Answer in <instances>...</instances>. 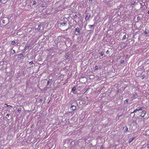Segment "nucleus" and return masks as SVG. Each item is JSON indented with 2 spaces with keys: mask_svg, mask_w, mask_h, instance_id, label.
Returning a JSON list of instances; mask_svg holds the SVG:
<instances>
[{
  "mask_svg": "<svg viewBox=\"0 0 149 149\" xmlns=\"http://www.w3.org/2000/svg\"><path fill=\"white\" fill-rule=\"evenodd\" d=\"M67 19H66V20H62L61 22H60V24L62 26H66L67 25Z\"/></svg>",
  "mask_w": 149,
  "mask_h": 149,
  "instance_id": "nucleus-1",
  "label": "nucleus"
},
{
  "mask_svg": "<svg viewBox=\"0 0 149 149\" xmlns=\"http://www.w3.org/2000/svg\"><path fill=\"white\" fill-rule=\"evenodd\" d=\"M75 33L76 36L79 35L80 34V29L79 27H77L75 29Z\"/></svg>",
  "mask_w": 149,
  "mask_h": 149,
  "instance_id": "nucleus-2",
  "label": "nucleus"
},
{
  "mask_svg": "<svg viewBox=\"0 0 149 149\" xmlns=\"http://www.w3.org/2000/svg\"><path fill=\"white\" fill-rule=\"evenodd\" d=\"M142 107H138L136 109H135L133 112H131V113H136L137 111H141L142 110Z\"/></svg>",
  "mask_w": 149,
  "mask_h": 149,
  "instance_id": "nucleus-3",
  "label": "nucleus"
},
{
  "mask_svg": "<svg viewBox=\"0 0 149 149\" xmlns=\"http://www.w3.org/2000/svg\"><path fill=\"white\" fill-rule=\"evenodd\" d=\"M70 108L72 110H75L76 109V106L72 105V104H71Z\"/></svg>",
  "mask_w": 149,
  "mask_h": 149,
  "instance_id": "nucleus-4",
  "label": "nucleus"
},
{
  "mask_svg": "<svg viewBox=\"0 0 149 149\" xmlns=\"http://www.w3.org/2000/svg\"><path fill=\"white\" fill-rule=\"evenodd\" d=\"M141 113L140 116L142 117H143L146 113V111L143 110L141 112Z\"/></svg>",
  "mask_w": 149,
  "mask_h": 149,
  "instance_id": "nucleus-5",
  "label": "nucleus"
},
{
  "mask_svg": "<svg viewBox=\"0 0 149 149\" xmlns=\"http://www.w3.org/2000/svg\"><path fill=\"white\" fill-rule=\"evenodd\" d=\"M88 26H89V28L91 29L90 31H92V29H93L94 27H95V24H93L92 25H89Z\"/></svg>",
  "mask_w": 149,
  "mask_h": 149,
  "instance_id": "nucleus-6",
  "label": "nucleus"
},
{
  "mask_svg": "<svg viewBox=\"0 0 149 149\" xmlns=\"http://www.w3.org/2000/svg\"><path fill=\"white\" fill-rule=\"evenodd\" d=\"M8 21V19L7 18H5L4 19H3L2 21V22L3 24H7Z\"/></svg>",
  "mask_w": 149,
  "mask_h": 149,
  "instance_id": "nucleus-7",
  "label": "nucleus"
},
{
  "mask_svg": "<svg viewBox=\"0 0 149 149\" xmlns=\"http://www.w3.org/2000/svg\"><path fill=\"white\" fill-rule=\"evenodd\" d=\"M91 17V14L89 13H88L85 18V20H87L89 19Z\"/></svg>",
  "mask_w": 149,
  "mask_h": 149,
  "instance_id": "nucleus-8",
  "label": "nucleus"
},
{
  "mask_svg": "<svg viewBox=\"0 0 149 149\" xmlns=\"http://www.w3.org/2000/svg\"><path fill=\"white\" fill-rule=\"evenodd\" d=\"M30 47V44H26L25 47V49H28Z\"/></svg>",
  "mask_w": 149,
  "mask_h": 149,
  "instance_id": "nucleus-9",
  "label": "nucleus"
},
{
  "mask_svg": "<svg viewBox=\"0 0 149 149\" xmlns=\"http://www.w3.org/2000/svg\"><path fill=\"white\" fill-rule=\"evenodd\" d=\"M123 129L125 132H126L128 130V128L126 126H125L123 128Z\"/></svg>",
  "mask_w": 149,
  "mask_h": 149,
  "instance_id": "nucleus-10",
  "label": "nucleus"
},
{
  "mask_svg": "<svg viewBox=\"0 0 149 149\" xmlns=\"http://www.w3.org/2000/svg\"><path fill=\"white\" fill-rule=\"evenodd\" d=\"M135 138V137H133L131 139H129V143H130L131 142H132V141Z\"/></svg>",
  "mask_w": 149,
  "mask_h": 149,
  "instance_id": "nucleus-11",
  "label": "nucleus"
},
{
  "mask_svg": "<svg viewBox=\"0 0 149 149\" xmlns=\"http://www.w3.org/2000/svg\"><path fill=\"white\" fill-rule=\"evenodd\" d=\"M17 43V42H16L14 41H13L11 42V44H12V45H14L16 44Z\"/></svg>",
  "mask_w": 149,
  "mask_h": 149,
  "instance_id": "nucleus-12",
  "label": "nucleus"
},
{
  "mask_svg": "<svg viewBox=\"0 0 149 149\" xmlns=\"http://www.w3.org/2000/svg\"><path fill=\"white\" fill-rule=\"evenodd\" d=\"M23 56V55L22 54H20L18 55V57L19 58H21Z\"/></svg>",
  "mask_w": 149,
  "mask_h": 149,
  "instance_id": "nucleus-13",
  "label": "nucleus"
},
{
  "mask_svg": "<svg viewBox=\"0 0 149 149\" xmlns=\"http://www.w3.org/2000/svg\"><path fill=\"white\" fill-rule=\"evenodd\" d=\"M10 114L9 113H8L6 114V119H7L8 120H9L8 118H9V116Z\"/></svg>",
  "mask_w": 149,
  "mask_h": 149,
  "instance_id": "nucleus-14",
  "label": "nucleus"
},
{
  "mask_svg": "<svg viewBox=\"0 0 149 149\" xmlns=\"http://www.w3.org/2000/svg\"><path fill=\"white\" fill-rule=\"evenodd\" d=\"M76 87H74L72 88V91L74 92L76 90Z\"/></svg>",
  "mask_w": 149,
  "mask_h": 149,
  "instance_id": "nucleus-15",
  "label": "nucleus"
},
{
  "mask_svg": "<svg viewBox=\"0 0 149 149\" xmlns=\"http://www.w3.org/2000/svg\"><path fill=\"white\" fill-rule=\"evenodd\" d=\"M128 101H129V99H127L126 100H125L124 101V103L125 104L126 103H127L128 102Z\"/></svg>",
  "mask_w": 149,
  "mask_h": 149,
  "instance_id": "nucleus-16",
  "label": "nucleus"
},
{
  "mask_svg": "<svg viewBox=\"0 0 149 149\" xmlns=\"http://www.w3.org/2000/svg\"><path fill=\"white\" fill-rule=\"evenodd\" d=\"M41 28V25H39L38 27L37 28V29L38 30H39Z\"/></svg>",
  "mask_w": 149,
  "mask_h": 149,
  "instance_id": "nucleus-17",
  "label": "nucleus"
},
{
  "mask_svg": "<svg viewBox=\"0 0 149 149\" xmlns=\"http://www.w3.org/2000/svg\"><path fill=\"white\" fill-rule=\"evenodd\" d=\"M100 54L101 56H102L104 55V53L103 52H100Z\"/></svg>",
  "mask_w": 149,
  "mask_h": 149,
  "instance_id": "nucleus-18",
  "label": "nucleus"
},
{
  "mask_svg": "<svg viewBox=\"0 0 149 149\" xmlns=\"http://www.w3.org/2000/svg\"><path fill=\"white\" fill-rule=\"evenodd\" d=\"M141 19V17L140 16H138L137 17V19L138 20H140Z\"/></svg>",
  "mask_w": 149,
  "mask_h": 149,
  "instance_id": "nucleus-19",
  "label": "nucleus"
},
{
  "mask_svg": "<svg viewBox=\"0 0 149 149\" xmlns=\"http://www.w3.org/2000/svg\"><path fill=\"white\" fill-rule=\"evenodd\" d=\"M5 105H6L7 107H12L10 105H7V104H5Z\"/></svg>",
  "mask_w": 149,
  "mask_h": 149,
  "instance_id": "nucleus-20",
  "label": "nucleus"
},
{
  "mask_svg": "<svg viewBox=\"0 0 149 149\" xmlns=\"http://www.w3.org/2000/svg\"><path fill=\"white\" fill-rule=\"evenodd\" d=\"M126 38V35H124L123 38V39H125Z\"/></svg>",
  "mask_w": 149,
  "mask_h": 149,
  "instance_id": "nucleus-21",
  "label": "nucleus"
},
{
  "mask_svg": "<svg viewBox=\"0 0 149 149\" xmlns=\"http://www.w3.org/2000/svg\"><path fill=\"white\" fill-rule=\"evenodd\" d=\"M41 6L42 7H44L45 6V4H42Z\"/></svg>",
  "mask_w": 149,
  "mask_h": 149,
  "instance_id": "nucleus-22",
  "label": "nucleus"
},
{
  "mask_svg": "<svg viewBox=\"0 0 149 149\" xmlns=\"http://www.w3.org/2000/svg\"><path fill=\"white\" fill-rule=\"evenodd\" d=\"M33 64V61H32L30 62L29 63V64L30 65H31L32 64Z\"/></svg>",
  "mask_w": 149,
  "mask_h": 149,
  "instance_id": "nucleus-23",
  "label": "nucleus"
},
{
  "mask_svg": "<svg viewBox=\"0 0 149 149\" xmlns=\"http://www.w3.org/2000/svg\"><path fill=\"white\" fill-rule=\"evenodd\" d=\"M36 4V1H33V5H35Z\"/></svg>",
  "mask_w": 149,
  "mask_h": 149,
  "instance_id": "nucleus-24",
  "label": "nucleus"
},
{
  "mask_svg": "<svg viewBox=\"0 0 149 149\" xmlns=\"http://www.w3.org/2000/svg\"><path fill=\"white\" fill-rule=\"evenodd\" d=\"M77 16L76 15H75L74 16V18H75V19L77 18Z\"/></svg>",
  "mask_w": 149,
  "mask_h": 149,
  "instance_id": "nucleus-25",
  "label": "nucleus"
},
{
  "mask_svg": "<svg viewBox=\"0 0 149 149\" xmlns=\"http://www.w3.org/2000/svg\"><path fill=\"white\" fill-rule=\"evenodd\" d=\"M109 52H110V51H109V50H107V51H106V53H107V54H109Z\"/></svg>",
  "mask_w": 149,
  "mask_h": 149,
  "instance_id": "nucleus-26",
  "label": "nucleus"
},
{
  "mask_svg": "<svg viewBox=\"0 0 149 149\" xmlns=\"http://www.w3.org/2000/svg\"><path fill=\"white\" fill-rule=\"evenodd\" d=\"M50 82V81H49V80L47 81V86H48V85L49 84V83Z\"/></svg>",
  "mask_w": 149,
  "mask_h": 149,
  "instance_id": "nucleus-27",
  "label": "nucleus"
},
{
  "mask_svg": "<svg viewBox=\"0 0 149 149\" xmlns=\"http://www.w3.org/2000/svg\"><path fill=\"white\" fill-rule=\"evenodd\" d=\"M21 110V109L19 108V109H18V110H17V111H18V112H19V111H20Z\"/></svg>",
  "mask_w": 149,
  "mask_h": 149,
  "instance_id": "nucleus-28",
  "label": "nucleus"
},
{
  "mask_svg": "<svg viewBox=\"0 0 149 149\" xmlns=\"http://www.w3.org/2000/svg\"><path fill=\"white\" fill-rule=\"evenodd\" d=\"M97 68H98L97 66H96L95 67V70H97Z\"/></svg>",
  "mask_w": 149,
  "mask_h": 149,
  "instance_id": "nucleus-29",
  "label": "nucleus"
},
{
  "mask_svg": "<svg viewBox=\"0 0 149 149\" xmlns=\"http://www.w3.org/2000/svg\"><path fill=\"white\" fill-rule=\"evenodd\" d=\"M68 57V55H66L65 56V58H67Z\"/></svg>",
  "mask_w": 149,
  "mask_h": 149,
  "instance_id": "nucleus-30",
  "label": "nucleus"
},
{
  "mask_svg": "<svg viewBox=\"0 0 149 149\" xmlns=\"http://www.w3.org/2000/svg\"><path fill=\"white\" fill-rule=\"evenodd\" d=\"M144 33H145V34H147L148 33H147V32L146 31H145L144 32Z\"/></svg>",
  "mask_w": 149,
  "mask_h": 149,
  "instance_id": "nucleus-31",
  "label": "nucleus"
},
{
  "mask_svg": "<svg viewBox=\"0 0 149 149\" xmlns=\"http://www.w3.org/2000/svg\"><path fill=\"white\" fill-rule=\"evenodd\" d=\"M141 77H142V79H144V78L145 77H144V76H141Z\"/></svg>",
  "mask_w": 149,
  "mask_h": 149,
  "instance_id": "nucleus-32",
  "label": "nucleus"
},
{
  "mask_svg": "<svg viewBox=\"0 0 149 149\" xmlns=\"http://www.w3.org/2000/svg\"><path fill=\"white\" fill-rule=\"evenodd\" d=\"M93 1V0H89V2L91 3Z\"/></svg>",
  "mask_w": 149,
  "mask_h": 149,
  "instance_id": "nucleus-33",
  "label": "nucleus"
},
{
  "mask_svg": "<svg viewBox=\"0 0 149 149\" xmlns=\"http://www.w3.org/2000/svg\"><path fill=\"white\" fill-rule=\"evenodd\" d=\"M13 52L14 53H15V52H16L15 50H13Z\"/></svg>",
  "mask_w": 149,
  "mask_h": 149,
  "instance_id": "nucleus-34",
  "label": "nucleus"
},
{
  "mask_svg": "<svg viewBox=\"0 0 149 149\" xmlns=\"http://www.w3.org/2000/svg\"><path fill=\"white\" fill-rule=\"evenodd\" d=\"M2 0V3H4V1H5V0Z\"/></svg>",
  "mask_w": 149,
  "mask_h": 149,
  "instance_id": "nucleus-35",
  "label": "nucleus"
},
{
  "mask_svg": "<svg viewBox=\"0 0 149 149\" xmlns=\"http://www.w3.org/2000/svg\"><path fill=\"white\" fill-rule=\"evenodd\" d=\"M147 148L149 147V144L147 145Z\"/></svg>",
  "mask_w": 149,
  "mask_h": 149,
  "instance_id": "nucleus-36",
  "label": "nucleus"
},
{
  "mask_svg": "<svg viewBox=\"0 0 149 149\" xmlns=\"http://www.w3.org/2000/svg\"><path fill=\"white\" fill-rule=\"evenodd\" d=\"M124 62V60H123V61L122 60V62H121V63H123V62Z\"/></svg>",
  "mask_w": 149,
  "mask_h": 149,
  "instance_id": "nucleus-37",
  "label": "nucleus"
},
{
  "mask_svg": "<svg viewBox=\"0 0 149 149\" xmlns=\"http://www.w3.org/2000/svg\"><path fill=\"white\" fill-rule=\"evenodd\" d=\"M1 2H2V0H0V3Z\"/></svg>",
  "mask_w": 149,
  "mask_h": 149,
  "instance_id": "nucleus-38",
  "label": "nucleus"
},
{
  "mask_svg": "<svg viewBox=\"0 0 149 149\" xmlns=\"http://www.w3.org/2000/svg\"><path fill=\"white\" fill-rule=\"evenodd\" d=\"M148 14H149V11L148 10V12L147 13Z\"/></svg>",
  "mask_w": 149,
  "mask_h": 149,
  "instance_id": "nucleus-39",
  "label": "nucleus"
},
{
  "mask_svg": "<svg viewBox=\"0 0 149 149\" xmlns=\"http://www.w3.org/2000/svg\"><path fill=\"white\" fill-rule=\"evenodd\" d=\"M16 44L18 46H19V45H18V43H17Z\"/></svg>",
  "mask_w": 149,
  "mask_h": 149,
  "instance_id": "nucleus-40",
  "label": "nucleus"
},
{
  "mask_svg": "<svg viewBox=\"0 0 149 149\" xmlns=\"http://www.w3.org/2000/svg\"><path fill=\"white\" fill-rule=\"evenodd\" d=\"M104 57H106V56H105V55H104Z\"/></svg>",
  "mask_w": 149,
  "mask_h": 149,
  "instance_id": "nucleus-41",
  "label": "nucleus"
}]
</instances>
